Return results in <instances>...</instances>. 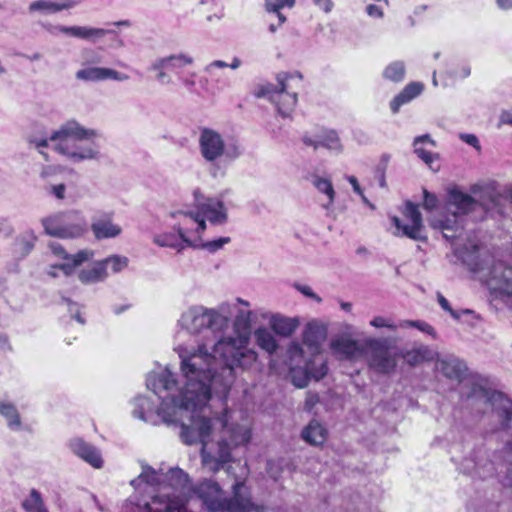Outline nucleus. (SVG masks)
I'll list each match as a JSON object with an SVG mask.
<instances>
[{"label":"nucleus","instance_id":"nucleus-1","mask_svg":"<svg viewBox=\"0 0 512 512\" xmlns=\"http://www.w3.org/2000/svg\"><path fill=\"white\" fill-rule=\"evenodd\" d=\"M249 333L222 337L212 346L198 344L196 348L179 345L175 350L181 359L180 371L184 384L179 386L168 369L152 372L146 379L156 401L138 396L133 401L132 415L151 425L180 424V438L187 445L202 444V464L217 472L231 461L233 447L244 445L251 438L250 430L242 425L228 424L227 418L206 414L213 393L225 398L233 384L237 367L246 369L257 360V353L248 348Z\"/></svg>","mask_w":512,"mask_h":512},{"label":"nucleus","instance_id":"nucleus-2","mask_svg":"<svg viewBox=\"0 0 512 512\" xmlns=\"http://www.w3.org/2000/svg\"><path fill=\"white\" fill-rule=\"evenodd\" d=\"M142 482L158 486L161 491L171 488L173 493L154 496L151 502L136 503L139 512H186L185 505L193 487L189 475L182 469L173 467L164 472L163 469L144 466L141 474L131 480L130 484L136 488Z\"/></svg>","mask_w":512,"mask_h":512},{"label":"nucleus","instance_id":"nucleus-3","mask_svg":"<svg viewBox=\"0 0 512 512\" xmlns=\"http://www.w3.org/2000/svg\"><path fill=\"white\" fill-rule=\"evenodd\" d=\"M100 136L98 130L85 128L77 121H68L53 132L50 142L56 152L78 163L99 158L100 150L95 139Z\"/></svg>","mask_w":512,"mask_h":512},{"label":"nucleus","instance_id":"nucleus-4","mask_svg":"<svg viewBox=\"0 0 512 512\" xmlns=\"http://www.w3.org/2000/svg\"><path fill=\"white\" fill-rule=\"evenodd\" d=\"M477 244H470L459 251L463 262L485 283L491 293L512 295V267L497 261L488 254H481Z\"/></svg>","mask_w":512,"mask_h":512},{"label":"nucleus","instance_id":"nucleus-5","mask_svg":"<svg viewBox=\"0 0 512 512\" xmlns=\"http://www.w3.org/2000/svg\"><path fill=\"white\" fill-rule=\"evenodd\" d=\"M191 492L202 501L208 512H264L262 507L252 502L249 489L243 481L233 484L231 498L224 497L217 482L207 479L195 485Z\"/></svg>","mask_w":512,"mask_h":512},{"label":"nucleus","instance_id":"nucleus-6","mask_svg":"<svg viewBox=\"0 0 512 512\" xmlns=\"http://www.w3.org/2000/svg\"><path fill=\"white\" fill-rule=\"evenodd\" d=\"M198 149L202 159L210 165V174L214 178L223 177L227 165L243 154L238 142L226 143L219 131L208 127L199 129Z\"/></svg>","mask_w":512,"mask_h":512},{"label":"nucleus","instance_id":"nucleus-7","mask_svg":"<svg viewBox=\"0 0 512 512\" xmlns=\"http://www.w3.org/2000/svg\"><path fill=\"white\" fill-rule=\"evenodd\" d=\"M233 307L229 302H222L214 308L190 306L182 312L178 326L191 335H199L205 330L213 334L222 333L229 326Z\"/></svg>","mask_w":512,"mask_h":512},{"label":"nucleus","instance_id":"nucleus-8","mask_svg":"<svg viewBox=\"0 0 512 512\" xmlns=\"http://www.w3.org/2000/svg\"><path fill=\"white\" fill-rule=\"evenodd\" d=\"M476 201L454 187L448 190L445 211L430 220L432 228L440 230L446 239H454L462 229L463 219L466 214L474 209Z\"/></svg>","mask_w":512,"mask_h":512},{"label":"nucleus","instance_id":"nucleus-9","mask_svg":"<svg viewBox=\"0 0 512 512\" xmlns=\"http://www.w3.org/2000/svg\"><path fill=\"white\" fill-rule=\"evenodd\" d=\"M47 235L62 239L81 237L87 231L88 223L83 214L72 210L59 212L41 219Z\"/></svg>","mask_w":512,"mask_h":512},{"label":"nucleus","instance_id":"nucleus-10","mask_svg":"<svg viewBox=\"0 0 512 512\" xmlns=\"http://www.w3.org/2000/svg\"><path fill=\"white\" fill-rule=\"evenodd\" d=\"M370 368L381 374H389L397 366L395 354L390 352L385 339L366 338L365 355Z\"/></svg>","mask_w":512,"mask_h":512},{"label":"nucleus","instance_id":"nucleus-11","mask_svg":"<svg viewBox=\"0 0 512 512\" xmlns=\"http://www.w3.org/2000/svg\"><path fill=\"white\" fill-rule=\"evenodd\" d=\"M176 219L175 229L181 233L187 246H198L201 234L206 229V222L197 210H178L171 213Z\"/></svg>","mask_w":512,"mask_h":512},{"label":"nucleus","instance_id":"nucleus-12","mask_svg":"<svg viewBox=\"0 0 512 512\" xmlns=\"http://www.w3.org/2000/svg\"><path fill=\"white\" fill-rule=\"evenodd\" d=\"M403 214L404 217L409 221V224H402L401 220L396 216L391 218L392 223L398 231L396 235H400L399 232H401L402 236H406L413 240H426V236L424 234L423 219L418 206L411 201H407Z\"/></svg>","mask_w":512,"mask_h":512},{"label":"nucleus","instance_id":"nucleus-13","mask_svg":"<svg viewBox=\"0 0 512 512\" xmlns=\"http://www.w3.org/2000/svg\"><path fill=\"white\" fill-rule=\"evenodd\" d=\"M365 347L366 339L358 341L348 334L338 335L330 342L331 352L339 360L357 361L364 357Z\"/></svg>","mask_w":512,"mask_h":512},{"label":"nucleus","instance_id":"nucleus-14","mask_svg":"<svg viewBox=\"0 0 512 512\" xmlns=\"http://www.w3.org/2000/svg\"><path fill=\"white\" fill-rule=\"evenodd\" d=\"M194 196L196 210L204 221L207 219L213 225H223L228 221L227 208L222 200L206 198L199 191H195Z\"/></svg>","mask_w":512,"mask_h":512},{"label":"nucleus","instance_id":"nucleus-15","mask_svg":"<svg viewBox=\"0 0 512 512\" xmlns=\"http://www.w3.org/2000/svg\"><path fill=\"white\" fill-rule=\"evenodd\" d=\"M294 77L287 73L277 75V82L280 85V92L273 102L282 117H289L297 104V92L292 90L291 81Z\"/></svg>","mask_w":512,"mask_h":512},{"label":"nucleus","instance_id":"nucleus-16","mask_svg":"<svg viewBox=\"0 0 512 512\" xmlns=\"http://www.w3.org/2000/svg\"><path fill=\"white\" fill-rule=\"evenodd\" d=\"M75 78L84 82H101L107 80L124 82L129 79V76L112 68L83 64L82 68L76 71Z\"/></svg>","mask_w":512,"mask_h":512},{"label":"nucleus","instance_id":"nucleus-17","mask_svg":"<svg viewBox=\"0 0 512 512\" xmlns=\"http://www.w3.org/2000/svg\"><path fill=\"white\" fill-rule=\"evenodd\" d=\"M68 446L71 452L95 469L103 467V458L98 448L82 438H73Z\"/></svg>","mask_w":512,"mask_h":512},{"label":"nucleus","instance_id":"nucleus-18","mask_svg":"<svg viewBox=\"0 0 512 512\" xmlns=\"http://www.w3.org/2000/svg\"><path fill=\"white\" fill-rule=\"evenodd\" d=\"M435 369L444 377L461 381L467 371L466 364L454 355H446L443 357H435Z\"/></svg>","mask_w":512,"mask_h":512},{"label":"nucleus","instance_id":"nucleus-19","mask_svg":"<svg viewBox=\"0 0 512 512\" xmlns=\"http://www.w3.org/2000/svg\"><path fill=\"white\" fill-rule=\"evenodd\" d=\"M302 141L306 146L313 147L314 149L323 147L335 154H340L343 152V145L341 140L337 132L334 130L323 131L320 135L315 137L304 135Z\"/></svg>","mask_w":512,"mask_h":512},{"label":"nucleus","instance_id":"nucleus-20","mask_svg":"<svg viewBox=\"0 0 512 512\" xmlns=\"http://www.w3.org/2000/svg\"><path fill=\"white\" fill-rule=\"evenodd\" d=\"M57 30L74 38L86 40L93 44L101 41L108 34H115L114 30L89 26H58Z\"/></svg>","mask_w":512,"mask_h":512},{"label":"nucleus","instance_id":"nucleus-21","mask_svg":"<svg viewBox=\"0 0 512 512\" xmlns=\"http://www.w3.org/2000/svg\"><path fill=\"white\" fill-rule=\"evenodd\" d=\"M326 338V328L316 321L306 324L302 332V342L307 347L311 356L320 353L321 345Z\"/></svg>","mask_w":512,"mask_h":512},{"label":"nucleus","instance_id":"nucleus-22","mask_svg":"<svg viewBox=\"0 0 512 512\" xmlns=\"http://www.w3.org/2000/svg\"><path fill=\"white\" fill-rule=\"evenodd\" d=\"M462 471L473 477L486 479L494 475V464L483 455L477 460L465 459L462 463Z\"/></svg>","mask_w":512,"mask_h":512},{"label":"nucleus","instance_id":"nucleus-23","mask_svg":"<svg viewBox=\"0 0 512 512\" xmlns=\"http://www.w3.org/2000/svg\"><path fill=\"white\" fill-rule=\"evenodd\" d=\"M269 325L275 334L281 337H290L298 329L300 321L296 317H286L281 314H273L269 318Z\"/></svg>","mask_w":512,"mask_h":512},{"label":"nucleus","instance_id":"nucleus-24","mask_svg":"<svg viewBox=\"0 0 512 512\" xmlns=\"http://www.w3.org/2000/svg\"><path fill=\"white\" fill-rule=\"evenodd\" d=\"M91 229L97 239L114 238L122 231L121 227L114 224L109 216L94 219Z\"/></svg>","mask_w":512,"mask_h":512},{"label":"nucleus","instance_id":"nucleus-25","mask_svg":"<svg viewBox=\"0 0 512 512\" xmlns=\"http://www.w3.org/2000/svg\"><path fill=\"white\" fill-rule=\"evenodd\" d=\"M437 353L426 345H418L402 353L405 362L410 366H416L426 361H433Z\"/></svg>","mask_w":512,"mask_h":512},{"label":"nucleus","instance_id":"nucleus-26","mask_svg":"<svg viewBox=\"0 0 512 512\" xmlns=\"http://www.w3.org/2000/svg\"><path fill=\"white\" fill-rule=\"evenodd\" d=\"M302 439L314 446L322 445L327 438V430L324 426L316 421L312 420L301 433Z\"/></svg>","mask_w":512,"mask_h":512},{"label":"nucleus","instance_id":"nucleus-27","mask_svg":"<svg viewBox=\"0 0 512 512\" xmlns=\"http://www.w3.org/2000/svg\"><path fill=\"white\" fill-rule=\"evenodd\" d=\"M82 0H63L60 2H53L48 0H38L30 4V11H45L54 13L62 10L70 9L78 5Z\"/></svg>","mask_w":512,"mask_h":512},{"label":"nucleus","instance_id":"nucleus-28","mask_svg":"<svg viewBox=\"0 0 512 512\" xmlns=\"http://www.w3.org/2000/svg\"><path fill=\"white\" fill-rule=\"evenodd\" d=\"M108 275L105 264L98 261L92 266L82 269L78 274V278L83 284H92L104 281Z\"/></svg>","mask_w":512,"mask_h":512},{"label":"nucleus","instance_id":"nucleus-29","mask_svg":"<svg viewBox=\"0 0 512 512\" xmlns=\"http://www.w3.org/2000/svg\"><path fill=\"white\" fill-rule=\"evenodd\" d=\"M254 339L258 347L270 355L274 354L279 348L273 333L265 327H259L254 331Z\"/></svg>","mask_w":512,"mask_h":512},{"label":"nucleus","instance_id":"nucleus-30","mask_svg":"<svg viewBox=\"0 0 512 512\" xmlns=\"http://www.w3.org/2000/svg\"><path fill=\"white\" fill-rule=\"evenodd\" d=\"M429 144L432 147L436 146L435 140H433L429 134L417 136L413 141V147L415 154L427 165L431 166L432 163L438 159V155L430 151L425 150L422 145Z\"/></svg>","mask_w":512,"mask_h":512},{"label":"nucleus","instance_id":"nucleus-31","mask_svg":"<svg viewBox=\"0 0 512 512\" xmlns=\"http://www.w3.org/2000/svg\"><path fill=\"white\" fill-rule=\"evenodd\" d=\"M153 242L160 247H168L173 248L178 251L184 249L185 244L184 238L181 233L177 231L175 232H163L159 234H155L153 237Z\"/></svg>","mask_w":512,"mask_h":512},{"label":"nucleus","instance_id":"nucleus-32","mask_svg":"<svg viewBox=\"0 0 512 512\" xmlns=\"http://www.w3.org/2000/svg\"><path fill=\"white\" fill-rule=\"evenodd\" d=\"M92 256L93 253L87 250L79 251L64 259L63 263L58 264L59 270L62 271L64 275L70 276L74 273L76 267L91 259Z\"/></svg>","mask_w":512,"mask_h":512},{"label":"nucleus","instance_id":"nucleus-33","mask_svg":"<svg viewBox=\"0 0 512 512\" xmlns=\"http://www.w3.org/2000/svg\"><path fill=\"white\" fill-rule=\"evenodd\" d=\"M311 183L318 190V192L324 194L327 197V203L323 207L325 209H329L333 205L336 196V192L331 180L319 175H313L311 178Z\"/></svg>","mask_w":512,"mask_h":512},{"label":"nucleus","instance_id":"nucleus-34","mask_svg":"<svg viewBox=\"0 0 512 512\" xmlns=\"http://www.w3.org/2000/svg\"><path fill=\"white\" fill-rule=\"evenodd\" d=\"M286 354L290 368L300 367L301 365L305 366L309 361L305 357V351L302 345L296 341L289 344Z\"/></svg>","mask_w":512,"mask_h":512},{"label":"nucleus","instance_id":"nucleus-35","mask_svg":"<svg viewBox=\"0 0 512 512\" xmlns=\"http://www.w3.org/2000/svg\"><path fill=\"white\" fill-rule=\"evenodd\" d=\"M0 414L6 419L7 425L11 430L20 429V415L13 404L7 402L0 403Z\"/></svg>","mask_w":512,"mask_h":512},{"label":"nucleus","instance_id":"nucleus-36","mask_svg":"<svg viewBox=\"0 0 512 512\" xmlns=\"http://www.w3.org/2000/svg\"><path fill=\"white\" fill-rule=\"evenodd\" d=\"M37 241V236L31 230L22 233L15 240L16 251L22 255H28L34 248Z\"/></svg>","mask_w":512,"mask_h":512},{"label":"nucleus","instance_id":"nucleus-37","mask_svg":"<svg viewBox=\"0 0 512 512\" xmlns=\"http://www.w3.org/2000/svg\"><path fill=\"white\" fill-rule=\"evenodd\" d=\"M26 512H48L42 496L36 489H31L29 497L22 502Z\"/></svg>","mask_w":512,"mask_h":512},{"label":"nucleus","instance_id":"nucleus-38","mask_svg":"<svg viewBox=\"0 0 512 512\" xmlns=\"http://www.w3.org/2000/svg\"><path fill=\"white\" fill-rule=\"evenodd\" d=\"M405 64L402 61H394L386 66L383 77L392 82H401L405 78Z\"/></svg>","mask_w":512,"mask_h":512},{"label":"nucleus","instance_id":"nucleus-39","mask_svg":"<svg viewBox=\"0 0 512 512\" xmlns=\"http://www.w3.org/2000/svg\"><path fill=\"white\" fill-rule=\"evenodd\" d=\"M313 357V359H309L308 363H306V370L312 378L320 380L327 374V364L324 360L318 358L317 355Z\"/></svg>","mask_w":512,"mask_h":512},{"label":"nucleus","instance_id":"nucleus-40","mask_svg":"<svg viewBox=\"0 0 512 512\" xmlns=\"http://www.w3.org/2000/svg\"><path fill=\"white\" fill-rule=\"evenodd\" d=\"M194 62L193 58L187 54L179 53L167 56V69L178 73L180 69Z\"/></svg>","mask_w":512,"mask_h":512},{"label":"nucleus","instance_id":"nucleus-41","mask_svg":"<svg viewBox=\"0 0 512 512\" xmlns=\"http://www.w3.org/2000/svg\"><path fill=\"white\" fill-rule=\"evenodd\" d=\"M100 262L105 264L107 272L110 269L112 273H119L128 266V258L119 255L110 256Z\"/></svg>","mask_w":512,"mask_h":512},{"label":"nucleus","instance_id":"nucleus-42","mask_svg":"<svg viewBox=\"0 0 512 512\" xmlns=\"http://www.w3.org/2000/svg\"><path fill=\"white\" fill-rule=\"evenodd\" d=\"M291 377H292V383L297 388L306 387L309 383V379L312 378L310 373H307L306 366H304V365H303V368L301 366L291 368Z\"/></svg>","mask_w":512,"mask_h":512},{"label":"nucleus","instance_id":"nucleus-43","mask_svg":"<svg viewBox=\"0 0 512 512\" xmlns=\"http://www.w3.org/2000/svg\"><path fill=\"white\" fill-rule=\"evenodd\" d=\"M241 64L242 61L238 57H233L232 62L229 64L222 60H214L204 67V71L213 76L215 69H223L229 67L233 70H236L241 66Z\"/></svg>","mask_w":512,"mask_h":512},{"label":"nucleus","instance_id":"nucleus-44","mask_svg":"<svg viewBox=\"0 0 512 512\" xmlns=\"http://www.w3.org/2000/svg\"><path fill=\"white\" fill-rule=\"evenodd\" d=\"M279 92H280V85L278 82H277V85L267 83V84L260 86L255 91V96L257 98L266 97L271 102H274L276 100L277 96L279 95Z\"/></svg>","mask_w":512,"mask_h":512},{"label":"nucleus","instance_id":"nucleus-45","mask_svg":"<svg viewBox=\"0 0 512 512\" xmlns=\"http://www.w3.org/2000/svg\"><path fill=\"white\" fill-rule=\"evenodd\" d=\"M408 327H414L420 330L423 333H426L433 338H436V332L435 329L428 324L427 322L420 321V320H404L399 323V328H408Z\"/></svg>","mask_w":512,"mask_h":512},{"label":"nucleus","instance_id":"nucleus-46","mask_svg":"<svg viewBox=\"0 0 512 512\" xmlns=\"http://www.w3.org/2000/svg\"><path fill=\"white\" fill-rule=\"evenodd\" d=\"M296 0H265V10L270 12H278L287 7L292 8Z\"/></svg>","mask_w":512,"mask_h":512},{"label":"nucleus","instance_id":"nucleus-47","mask_svg":"<svg viewBox=\"0 0 512 512\" xmlns=\"http://www.w3.org/2000/svg\"><path fill=\"white\" fill-rule=\"evenodd\" d=\"M230 241H231L230 237H221L219 239L207 241L205 243L198 242V246H196L195 248H202L209 252H216V251L220 250L221 248H223V246L225 244H228Z\"/></svg>","mask_w":512,"mask_h":512},{"label":"nucleus","instance_id":"nucleus-48","mask_svg":"<svg viewBox=\"0 0 512 512\" xmlns=\"http://www.w3.org/2000/svg\"><path fill=\"white\" fill-rule=\"evenodd\" d=\"M252 319V312L250 310H240L235 318V325L242 326L249 329Z\"/></svg>","mask_w":512,"mask_h":512},{"label":"nucleus","instance_id":"nucleus-49","mask_svg":"<svg viewBox=\"0 0 512 512\" xmlns=\"http://www.w3.org/2000/svg\"><path fill=\"white\" fill-rule=\"evenodd\" d=\"M438 198L435 194L423 189V207L427 211H432L438 206Z\"/></svg>","mask_w":512,"mask_h":512},{"label":"nucleus","instance_id":"nucleus-50","mask_svg":"<svg viewBox=\"0 0 512 512\" xmlns=\"http://www.w3.org/2000/svg\"><path fill=\"white\" fill-rule=\"evenodd\" d=\"M370 325L375 327V328H389L391 330H395L399 327V324L396 325L394 324L390 319H387V318H384V317H381V316H377V317H374L371 321H370Z\"/></svg>","mask_w":512,"mask_h":512},{"label":"nucleus","instance_id":"nucleus-51","mask_svg":"<svg viewBox=\"0 0 512 512\" xmlns=\"http://www.w3.org/2000/svg\"><path fill=\"white\" fill-rule=\"evenodd\" d=\"M402 91L410 98V100H412L421 94L423 91V85L419 82H412L407 84Z\"/></svg>","mask_w":512,"mask_h":512},{"label":"nucleus","instance_id":"nucleus-52","mask_svg":"<svg viewBox=\"0 0 512 512\" xmlns=\"http://www.w3.org/2000/svg\"><path fill=\"white\" fill-rule=\"evenodd\" d=\"M365 12L367 16L372 19L380 20L383 19L385 16L383 7L378 4H368L365 7Z\"/></svg>","mask_w":512,"mask_h":512},{"label":"nucleus","instance_id":"nucleus-53","mask_svg":"<svg viewBox=\"0 0 512 512\" xmlns=\"http://www.w3.org/2000/svg\"><path fill=\"white\" fill-rule=\"evenodd\" d=\"M410 98L401 91L390 103V108L393 113H397L400 107L408 102H410Z\"/></svg>","mask_w":512,"mask_h":512},{"label":"nucleus","instance_id":"nucleus-54","mask_svg":"<svg viewBox=\"0 0 512 512\" xmlns=\"http://www.w3.org/2000/svg\"><path fill=\"white\" fill-rule=\"evenodd\" d=\"M294 287L301 294H303L304 296H306L308 298H311V299L315 300L317 303L322 302L321 297L318 296L316 293H314L310 286L299 284V283H295Z\"/></svg>","mask_w":512,"mask_h":512},{"label":"nucleus","instance_id":"nucleus-55","mask_svg":"<svg viewBox=\"0 0 512 512\" xmlns=\"http://www.w3.org/2000/svg\"><path fill=\"white\" fill-rule=\"evenodd\" d=\"M437 300L443 310L447 311L454 319H460L461 314L452 309L448 300L441 293L437 294Z\"/></svg>","mask_w":512,"mask_h":512},{"label":"nucleus","instance_id":"nucleus-56","mask_svg":"<svg viewBox=\"0 0 512 512\" xmlns=\"http://www.w3.org/2000/svg\"><path fill=\"white\" fill-rule=\"evenodd\" d=\"M459 138L466 144L472 146L477 151H481V145L478 137L475 134L460 133Z\"/></svg>","mask_w":512,"mask_h":512},{"label":"nucleus","instance_id":"nucleus-57","mask_svg":"<svg viewBox=\"0 0 512 512\" xmlns=\"http://www.w3.org/2000/svg\"><path fill=\"white\" fill-rule=\"evenodd\" d=\"M492 406L495 405V403L499 402V403H503L502 404V407H503V410L506 414V417L509 418L510 417V413H509V409L508 407L506 406V404H508V401L504 399L503 395L501 393H492L491 396L487 399Z\"/></svg>","mask_w":512,"mask_h":512},{"label":"nucleus","instance_id":"nucleus-58","mask_svg":"<svg viewBox=\"0 0 512 512\" xmlns=\"http://www.w3.org/2000/svg\"><path fill=\"white\" fill-rule=\"evenodd\" d=\"M63 301L67 304L68 310L71 313L72 318L76 319L79 323L84 324L85 321L80 315L78 305L67 298H63Z\"/></svg>","mask_w":512,"mask_h":512},{"label":"nucleus","instance_id":"nucleus-59","mask_svg":"<svg viewBox=\"0 0 512 512\" xmlns=\"http://www.w3.org/2000/svg\"><path fill=\"white\" fill-rule=\"evenodd\" d=\"M196 73H190L188 75H183L179 77L180 82L188 91H193L196 82H195Z\"/></svg>","mask_w":512,"mask_h":512},{"label":"nucleus","instance_id":"nucleus-60","mask_svg":"<svg viewBox=\"0 0 512 512\" xmlns=\"http://www.w3.org/2000/svg\"><path fill=\"white\" fill-rule=\"evenodd\" d=\"M318 402L319 396L316 393L308 392L304 403V409L310 412Z\"/></svg>","mask_w":512,"mask_h":512},{"label":"nucleus","instance_id":"nucleus-61","mask_svg":"<svg viewBox=\"0 0 512 512\" xmlns=\"http://www.w3.org/2000/svg\"><path fill=\"white\" fill-rule=\"evenodd\" d=\"M314 5L317 6L324 13L329 14L334 7L332 0H312Z\"/></svg>","mask_w":512,"mask_h":512},{"label":"nucleus","instance_id":"nucleus-62","mask_svg":"<svg viewBox=\"0 0 512 512\" xmlns=\"http://www.w3.org/2000/svg\"><path fill=\"white\" fill-rule=\"evenodd\" d=\"M65 191H66V186L64 184H57V185H52L50 187V193H52L57 199H64L65 198Z\"/></svg>","mask_w":512,"mask_h":512},{"label":"nucleus","instance_id":"nucleus-63","mask_svg":"<svg viewBox=\"0 0 512 512\" xmlns=\"http://www.w3.org/2000/svg\"><path fill=\"white\" fill-rule=\"evenodd\" d=\"M50 249H51V251L53 252V254H54V255H56V256H58V257L62 258L63 260H64V259H66V258H68L69 256H71V255H70V254H68V253L64 250V248H63L60 244H58V243H54V242H53V243H51V244H50Z\"/></svg>","mask_w":512,"mask_h":512},{"label":"nucleus","instance_id":"nucleus-64","mask_svg":"<svg viewBox=\"0 0 512 512\" xmlns=\"http://www.w3.org/2000/svg\"><path fill=\"white\" fill-rule=\"evenodd\" d=\"M167 66L168 65H167V56H166V57H162V58L155 60L151 64L150 69L153 71L161 72V71H165V69H167Z\"/></svg>","mask_w":512,"mask_h":512}]
</instances>
